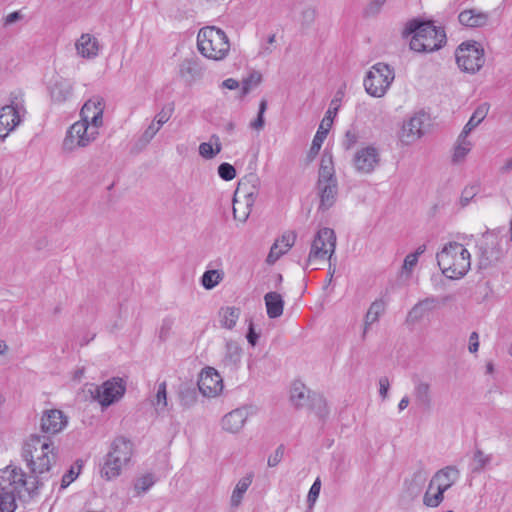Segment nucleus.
<instances>
[{
    "label": "nucleus",
    "mask_w": 512,
    "mask_h": 512,
    "mask_svg": "<svg viewBox=\"0 0 512 512\" xmlns=\"http://www.w3.org/2000/svg\"><path fill=\"white\" fill-rule=\"evenodd\" d=\"M316 17V11L314 8H306L302 11V25L310 26Z\"/></svg>",
    "instance_id": "obj_63"
},
{
    "label": "nucleus",
    "mask_w": 512,
    "mask_h": 512,
    "mask_svg": "<svg viewBox=\"0 0 512 512\" xmlns=\"http://www.w3.org/2000/svg\"><path fill=\"white\" fill-rule=\"evenodd\" d=\"M320 489H321L320 478H316V480L314 481V483L310 487V490H309L308 495H307V502H308L310 507H312L315 504L317 498L319 497Z\"/></svg>",
    "instance_id": "obj_55"
},
{
    "label": "nucleus",
    "mask_w": 512,
    "mask_h": 512,
    "mask_svg": "<svg viewBox=\"0 0 512 512\" xmlns=\"http://www.w3.org/2000/svg\"><path fill=\"white\" fill-rule=\"evenodd\" d=\"M160 128L161 126H159L156 122L153 121L143 132L140 140L143 141L145 144L149 143L160 130Z\"/></svg>",
    "instance_id": "obj_58"
},
{
    "label": "nucleus",
    "mask_w": 512,
    "mask_h": 512,
    "mask_svg": "<svg viewBox=\"0 0 512 512\" xmlns=\"http://www.w3.org/2000/svg\"><path fill=\"white\" fill-rule=\"evenodd\" d=\"M335 247L336 235L334 230L330 228L320 229L313 239L304 269L312 265L315 260L325 259L326 256H328V260L331 261Z\"/></svg>",
    "instance_id": "obj_9"
},
{
    "label": "nucleus",
    "mask_w": 512,
    "mask_h": 512,
    "mask_svg": "<svg viewBox=\"0 0 512 512\" xmlns=\"http://www.w3.org/2000/svg\"><path fill=\"white\" fill-rule=\"evenodd\" d=\"M218 175L225 181H231L236 177V169L233 165L223 162L218 166Z\"/></svg>",
    "instance_id": "obj_49"
},
{
    "label": "nucleus",
    "mask_w": 512,
    "mask_h": 512,
    "mask_svg": "<svg viewBox=\"0 0 512 512\" xmlns=\"http://www.w3.org/2000/svg\"><path fill=\"white\" fill-rule=\"evenodd\" d=\"M109 453L124 463H129L133 455V443L124 436H118L111 443Z\"/></svg>",
    "instance_id": "obj_25"
},
{
    "label": "nucleus",
    "mask_w": 512,
    "mask_h": 512,
    "mask_svg": "<svg viewBox=\"0 0 512 512\" xmlns=\"http://www.w3.org/2000/svg\"><path fill=\"white\" fill-rule=\"evenodd\" d=\"M76 50L84 58H94L99 52V42L96 37L85 33L76 41Z\"/></svg>",
    "instance_id": "obj_26"
},
{
    "label": "nucleus",
    "mask_w": 512,
    "mask_h": 512,
    "mask_svg": "<svg viewBox=\"0 0 512 512\" xmlns=\"http://www.w3.org/2000/svg\"><path fill=\"white\" fill-rule=\"evenodd\" d=\"M179 72L182 77L189 76L191 79H194L199 75L200 71L193 60L186 59L181 63Z\"/></svg>",
    "instance_id": "obj_46"
},
{
    "label": "nucleus",
    "mask_w": 512,
    "mask_h": 512,
    "mask_svg": "<svg viewBox=\"0 0 512 512\" xmlns=\"http://www.w3.org/2000/svg\"><path fill=\"white\" fill-rule=\"evenodd\" d=\"M308 407L315 412V414L322 420H324L328 414L329 409L327 406L326 399L323 395L313 392L310 396Z\"/></svg>",
    "instance_id": "obj_37"
},
{
    "label": "nucleus",
    "mask_w": 512,
    "mask_h": 512,
    "mask_svg": "<svg viewBox=\"0 0 512 512\" xmlns=\"http://www.w3.org/2000/svg\"><path fill=\"white\" fill-rule=\"evenodd\" d=\"M67 425L68 417L59 409H48L42 413L40 428L46 436L60 433Z\"/></svg>",
    "instance_id": "obj_15"
},
{
    "label": "nucleus",
    "mask_w": 512,
    "mask_h": 512,
    "mask_svg": "<svg viewBox=\"0 0 512 512\" xmlns=\"http://www.w3.org/2000/svg\"><path fill=\"white\" fill-rule=\"evenodd\" d=\"M155 482L156 479L153 474H145L136 479L134 483V490L136 491L137 495L146 493L155 484Z\"/></svg>",
    "instance_id": "obj_45"
},
{
    "label": "nucleus",
    "mask_w": 512,
    "mask_h": 512,
    "mask_svg": "<svg viewBox=\"0 0 512 512\" xmlns=\"http://www.w3.org/2000/svg\"><path fill=\"white\" fill-rule=\"evenodd\" d=\"M173 112H174V103H168L155 116L153 121L162 127L171 118Z\"/></svg>",
    "instance_id": "obj_48"
},
{
    "label": "nucleus",
    "mask_w": 512,
    "mask_h": 512,
    "mask_svg": "<svg viewBox=\"0 0 512 512\" xmlns=\"http://www.w3.org/2000/svg\"><path fill=\"white\" fill-rule=\"evenodd\" d=\"M444 490L437 487V492L433 495L430 494L429 489L424 494L423 503L427 507H437L443 501Z\"/></svg>",
    "instance_id": "obj_47"
},
{
    "label": "nucleus",
    "mask_w": 512,
    "mask_h": 512,
    "mask_svg": "<svg viewBox=\"0 0 512 512\" xmlns=\"http://www.w3.org/2000/svg\"><path fill=\"white\" fill-rule=\"evenodd\" d=\"M222 145L217 135L211 136V142H203L199 145V154L205 159H212L220 153Z\"/></svg>",
    "instance_id": "obj_40"
},
{
    "label": "nucleus",
    "mask_w": 512,
    "mask_h": 512,
    "mask_svg": "<svg viewBox=\"0 0 512 512\" xmlns=\"http://www.w3.org/2000/svg\"><path fill=\"white\" fill-rule=\"evenodd\" d=\"M487 113H488L487 104H483V105L479 106L474 111V113L470 117L469 121L465 125L463 131L461 132V134L459 136V140L465 139L467 137V135L485 119Z\"/></svg>",
    "instance_id": "obj_36"
},
{
    "label": "nucleus",
    "mask_w": 512,
    "mask_h": 512,
    "mask_svg": "<svg viewBox=\"0 0 512 512\" xmlns=\"http://www.w3.org/2000/svg\"><path fill=\"white\" fill-rule=\"evenodd\" d=\"M425 114H417L404 123L401 131V141L405 144H411L424 134Z\"/></svg>",
    "instance_id": "obj_19"
},
{
    "label": "nucleus",
    "mask_w": 512,
    "mask_h": 512,
    "mask_svg": "<svg viewBox=\"0 0 512 512\" xmlns=\"http://www.w3.org/2000/svg\"><path fill=\"white\" fill-rule=\"evenodd\" d=\"M474 460L477 462V466L473 469L474 472H479L491 461L490 455H484L483 451L477 449L474 453Z\"/></svg>",
    "instance_id": "obj_54"
},
{
    "label": "nucleus",
    "mask_w": 512,
    "mask_h": 512,
    "mask_svg": "<svg viewBox=\"0 0 512 512\" xmlns=\"http://www.w3.org/2000/svg\"><path fill=\"white\" fill-rule=\"evenodd\" d=\"M262 81V75L258 71H252L242 80L241 97L247 95L254 87H257Z\"/></svg>",
    "instance_id": "obj_43"
},
{
    "label": "nucleus",
    "mask_w": 512,
    "mask_h": 512,
    "mask_svg": "<svg viewBox=\"0 0 512 512\" xmlns=\"http://www.w3.org/2000/svg\"><path fill=\"white\" fill-rule=\"evenodd\" d=\"M196 384L199 391L207 397L216 396L223 389L222 377L212 367H207L201 372Z\"/></svg>",
    "instance_id": "obj_16"
},
{
    "label": "nucleus",
    "mask_w": 512,
    "mask_h": 512,
    "mask_svg": "<svg viewBox=\"0 0 512 512\" xmlns=\"http://www.w3.org/2000/svg\"><path fill=\"white\" fill-rule=\"evenodd\" d=\"M284 452H285V446L283 444L279 445L277 447V449L274 451V453L268 457V461H267L268 466L269 467L277 466L283 459Z\"/></svg>",
    "instance_id": "obj_57"
},
{
    "label": "nucleus",
    "mask_w": 512,
    "mask_h": 512,
    "mask_svg": "<svg viewBox=\"0 0 512 512\" xmlns=\"http://www.w3.org/2000/svg\"><path fill=\"white\" fill-rule=\"evenodd\" d=\"M312 393L313 392L307 390L302 382L296 381L293 383L290 391V400L294 407L299 409L308 406Z\"/></svg>",
    "instance_id": "obj_33"
},
{
    "label": "nucleus",
    "mask_w": 512,
    "mask_h": 512,
    "mask_svg": "<svg viewBox=\"0 0 512 512\" xmlns=\"http://www.w3.org/2000/svg\"><path fill=\"white\" fill-rule=\"evenodd\" d=\"M478 191H479V188L476 185L466 187L462 191V195L460 198L461 206L462 207L467 206L470 203V201L477 195Z\"/></svg>",
    "instance_id": "obj_52"
},
{
    "label": "nucleus",
    "mask_w": 512,
    "mask_h": 512,
    "mask_svg": "<svg viewBox=\"0 0 512 512\" xmlns=\"http://www.w3.org/2000/svg\"><path fill=\"white\" fill-rule=\"evenodd\" d=\"M469 146H470V143L469 142H465L464 140H463V142L459 143L455 147L454 154H453V161L454 162H458V161L464 159L465 156L470 151V147Z\"/></svg>",
    "instance_id": "obj_56"
},
{
    "label": "nucleus",
    "mask_w": 512,
    "mask_h": 512,
    "mask_svg": "<svg viewBox=\"0 0 512 512\" xmlns=\"http://www.w3.org/2000/svg\"><path fill=\"white\" fill-rule=\"evenodd\" d=\"M442 273L449 279H460L470 269V253L458 242H449L436 255Z\"/></svg>",
    "instance_id": "obj_3"
},
{
    "label": "nucleus",
    "mask_w": 512,
    "mask_h": 512,
    "mask_svg": "<svg viewBox=\"0 0 512 512\" xmlns=\"http://www.w3.org/2000/svg\"><path fill=\"white\" fill-rule=\"evenodd\" d=\"M248 418V409L241 407L232 410L222 418V427L230 433H238Z\"/></svg>",
    "instance_id": "obj_22"
},
{
    "label": "nucleus",
    "mask_w": 512,
    "mask_h": 512,
    "mask_svg": "<svg viewBox=\"0 0 512 512\" xmlns=\"http://www.w3.org/2000/svg\"><path fill=\"white\" fill-rule=\"evenodd\" d=\"M252 483L251 477H244L240 479L233 490L232 496H231V505L232 506H238L241 503V500L243 498L244 493L247 491L249 486Z\"/></svg>",
    "instance_id": "obj_42"
},
{
    "label": "nucleus",
    "mask_w": 512,
    "mask_h": 512,
    "mask_svg": "<svg viewBox=\"0 0 512 512\" xmlns=\"http://www.w3.org/2000/svg\"><path fill=\"white\" fill-rule=\"evenodd\" d=\"M358 141V134L354 130H347L342 142L344 149L350 150Z\"/></svg>",
    "instance_id": "obj_62"
},
{
    "label": "nucleus",
    "mask_w": 512,
    "mask_h": 512,
    "mask_svg": "<svg viewBox=\"0 0 512 512\" xmlns=\"http://www.w3.org/2000/svg\"><path fill=\"white\" fill-rule=\"evenodd\" d=\"M455 58L458 67L471 74L479 71L485 63L484 50L476 42L459 45L455 51Z\"/></svg>",
    "instance_id": "obj_8"
},
{
    "label": "nucleus",
    "mask_w": 512,
    "mask_h": 512,
    "mask_svg": "<svg viewBox=\"0 0 512 512\" xmlns=\"http://www.w3.org/2000/svg\"><path fill=\"white\" fill-rule=\"evenodd\" d=\"M436 303L437 299L435 297H427L419 301L409 311L407 321L411 323L419 322L429 311L433 310Z\"/></svg>",
    "instance_id": "obj_29"
},
{
    "label": "nucleus",
    "mask_w": 512,
    "mask_h": 512,
    "mask_svg": "<svg viewBox=\"0 0 512 512\" xmlns=\"http://www.w3.org/2000/svg\"><path fill=\"white\" fill-rule=\"evenodd\" d=\"M394 79V69L386 63L378 62L367 72L363 84L370 96L380 98L386 94Z\"/></svg>",
    "instance_id": "obj_5"
},
{
    "label": "nucleus",
    "mask_w": 512,
    "mask_h": 512,
    "mask_svg": "<svg viewBox=\"0 0 512 512\" xmlns=\"http://www.w3.org/2000/svg\"><path fill=\"white\" fill-rule=\"evenodd\" d=\"M458 20L463 26L478 28L487 25L489 15L478 9H466L459 13Z\"/></svg>",
    "instance_id": "obj_23"
},
{
    "label": "nucleus",
    "mask_w": 512,
    "mask_h": 512,
    "mask_svg": "<svg viewBox=\"0 0 512 512\" xmlns=\"http://www.w3.org/2000/svg\"><path fill=\"white\" fill-rule=\"evenodd\" d=\"M221 324L227 329H233L240 316V309L237 307H224L220 312Z\"/></svg>",
    "instance_id": "obj_41"
},
{
    "label": "nucleus",
    "mask_w": 512,
    "mask_h": 512,
    "mask_svg": "<svg viewBox=\"0 0 512 512\" xmlns=\"http://www.w3.org/2000/svg\"><path fill=\"white\" fill-rule=\"evenodd\" d=\"M197 46L203 56L213 60L224 59L230 50L227 35L215 26H207L199 30Z\"/></svg>",
    "instance_id": "obj_4"
},
{
    "label": "nucleus",
    "mask_w": 512,
    "mask_h": 512,
    "mask_svg": "<svg viewBox=\"0 0 512 512\" xmlns=\"http://www.w3.org/2000/svg\"><path fill=\"white\" fill-rule=\"evenodd\" d=\"M127 464L128 463H124L116 456L114 458V456L108 452L101 469V476L106 478L107 480H111L119 476L122 468L125 467Z\"/></svg>",
    "instance_id": "obj_34"
},
{
    "label": "nucleus",
    "mask_w": 512,
    "mask_h": 512,
    "mask_svg": "<svg viewBox=\"0 0 512 512\" xmlns=\"http://www.w3.org/2000/svg\"><path fill=\"white\" fill-rule=\"evenodd\" d=\"M459 478V470L455 466H446L440 469L433 477L429 484V489L434 482L437 487L447 491Z\"/></svg>",
    "instance_id": "obj_24"
},
{
    "label": "nucleus",
    "mask_w": 512,
    "mask_h": 512,
    "mask_svg": "<svg viewBox=\"0 0 512 512\" xmlns=\"http://www.w3.org/2000/svg\"><path fill=\"white\" fill-rule=\"evenodd\" d=\"M379 162V153L376 148L368 146L355 153L353 163L360 173H371Z\"/></svg>",
    "instance_id": "obj_17"
},
{
    "label": "nucleus",
    "mask_w": 512,
    "mask_h": 512,
    "mask_svg": "<svg viewBox=\"0 0 512 512\" xmlns=\"http://www.w3.org/2000/svg\"><path fill=\"white\" fill-rule=\"evenodd\" d=\"M30 478L33 480L29 481L23 470L18 467H6L5 469L1 470L0 473V483L8 482V485L12 487L10 491H13L14 494L20 493L21 489L25 488L28 494L31 497H34L39 494V491L43 486V478L40 475L35 474H33V476ZM2 486L5 485L2 484Z\"/></svg>",
    "instance_id": "obj_6"
},
{
    "label": "nucleus",
    "mask_w": 512,
    "mask_h": 512,
    "mask_svg": "<svg viewBox=\"0 0 512 512\" xmlns=\"http://www.w3.org/2000/svg\"><path fill=\"white\" fill-rule=\"evenodd\" d=\"M198 386L192 381L182 382L178 388V398L181 406L184 408H190L197 402L198 398Z\"/></svg>",
    "instance_id": "obj_28"
},
{
    "label": "nucleus",
    "mask_w": 512,
    "mask_h": 512,
    "mask_svg": "<svg viewBox=\"0 0 512 512\" xmlns=\"http://www.w3.org/2000/svg\"><path fill=\"white\" fill-rule=\"evenodd\" d=\"M22 457L31 473L41 476L56 462L57 448L49 436L32 434L23 445Z\"/></svg>",
    "instance_id": "obj_2"
},
{
    "label": "nucleus",
    "mask_w": 512,
    "mask_h": 512,
    "mask_svg": "<svg viewBox=\"0 0 512 512\" xmlns=\"http://www.w3.org/2000/svg\"><path fill=\"white\" fill-rule=\"evenodd\" d=\"M384 310L385 302L383 300H376L370 305L365 316V327L362 335L363 338L367 333L368 327L378 321L380 315L384 312Z\"/></svg>",
    "instance_id": "obj_38"
},
{
    "label": "nucleus",
    "mask_w": 512,
    "mask_h": 512,
    "mask_svg": "<svg viewBox=\"0 0 512 512\" xmlns=\"http://www.w3.org/2000/svg\"><path fill=\"white\" fill-rule=\"evenodd\" d=\"M81 465H79L78 470H75L74 466H71L70 469L62 476L61 479V489L67 488L74 480L77 479L80 473Z\"/></svg>",
    "instance_id": "obj_53"
},
{
    "label": "nucleus",
    "mask_w": 512,
    "mask_h": 512,
    "mask_svg": "<svg viewBox=\"0 0 512 512\" xmlns=\"http://www.w3.org/2000/svg\"><path fill=\"white\" fill-rule=\"evenodd\" d=\"M103 110L104 102L102 98L89 99L80 111L81 120H87L89 124L97 129L102 124Z\"/></svg>",
    "instance_id": "obj_20"
},
{
    "label": "nucleus",
    "mask_w": 512,
    "mask_h": 512,
    "mask_svg": "<svg viewBox=\"0 0 512 512\" xmlns=\"http://www.w3.org/2000/svg\"><path fill=\"white\" fill-rule=\"evenodd\" d=\"M242 348L240 345L233 340L226 342V352L223 359V363L226 367L231 370L236 369L241 362Z\"/></svg>",
    "instance_id": "obj_35"
},
{
    "label": "nucleus",
    "mask_w": 512,
    "mask_h": 512,
    "mask_svg": "<svg viewBox=\"0 0 512 512\" xmlns=\"http://www.w3.org/2000/svg\"><path fill=\"white\" fill-rule=\"evenodd\" d=\"M264 301L267 315L270 319H276L283 314L284 300L279 293L275 291L266 293Z\"/></svg>",
    "instance_id": "obj_30"
},
{
    "label": "nucleus",
    "mask_w": 512,
    "mask_h": 512,
    "mask_svg": "<svg viewBox=\"0 0 512 512\" xmlns=\"http://www.w3.org/2000/svg\"><path fill=\"white\" fill-rule=\"evenodd\" d=\"M316 188L320 198L318 209L324 212L336 203L338 195V181L317 183Z\"/></svg>",
    "instance_id": "obj_21"
},
{
    "label": "nucleus",
    "mask_w": 512,
    "mask_h": 512,
    "mask_svg": "<svg viewBox=\"0 0 512 512\" xmlns=\"http://www.w3.org/2000/svg\"><path fill=\"white\" fill-rule=\"evenodd\" d=\"M286 252L279 248V243H274L270 249V252L266 258V262L269 265H273L282 255Z\"/></svg>",
    "instance_id": "obj_59"
},
{
    "label": "nucleus",
    "mask_w": 512,
    "mask_h": 512,
    "mask_svg": "<svg viewBox=\"0 0 512 512\" xmlns=\"http://www.w3.org/2000/svg\"><path fill=\"white\" fill-rule=\"evenodd\" d=\"M126 385L121 378H112L105 381L100 386H95L91 390L92 397L97 400L102 407H108L118 401L124 395Z\"/></svg>",
    "instance_id": "obj_13"
},
{
    "label": "nucleus",
    "mask_w": 512,
    "mask_h": 512,
    "mask_svg": "<svg viewBox=\"0 0 512 512\" xmlns=\"http://www.w3.org/2000/svg\"><path fill=\"white\" fill-rule=\"evenodd\" d=\"M385 2H386V0H372L365 8V15L366 16L377 15L381 11L382 6L385 4Z\"/></svg>",
    "instance_id": "obj_61"
},
{
    "label": "nucleus",
    "mask_w": 512,
    "mask_h": 512,
    "mask_svg": "<svg viewBox=\"0 0 512 512\" xmlns=\"http://www.w3.org/2000/svg\"><path fill=\"white\" fill-rule=\"evenodd\" d=\"M413 395L416 404L425 411L430 410L432 405V398L430 393V385L426 382L417 380L415 382Z\"/></svg>",
    "instance_id": "obj_32"
},
{
    "label": "nucleus",
    "mask_w": 512,
    "mask_h": 512,
    "mask_svg": "<svg viewBox=\"0 0 512 512\" xmlns=\"http://www.w3.org/2000/svg\"><path fill=\"white\" fill-rule=\"evenodd\" d=\"M417 262L418 258H416L415 255L409 253L404 259L402 269L407 272H411L413 268L416 266Z\"/></svg>",
    "instance_id": "obj_64"
},
{
    "label": "nucleus",
    "mask_w": 512,
    "mask_h": 512,
    "mask_svg": "<svg viewBox=\"0 0 512 512\" xmlns=\"http://www.w3.org/2000/svg\"><path fill=\"white\" fill-rule=\"evenodd\" d=\"M337 181L332 153L324 150L318 171L317 183Z\"/></svg>",
    "instance_id": "obj_27"
},
{
    "label": "nucleus",
    "mask_w": 512,
    "mask_h": 512,
    "mask_svg": "<svg viewBox=\"0 0 512 512\" xmlns=\"http://www.w3.org/2000/svg\"><path fill=\"white\" fill-rule=\"evenodd\" d=\"M72 95V84L63 78L57 79L50 87L52 101L63 103Z\"/></svg>",
    "instance_id": "obj_31"
},
{
    "label": "nucleus",
    "mask_w": 512,
    "mask_h": 512,
    "mask_svg": "<svg viewBox=\"0 0 512 512\" xmlns=\"http://www.w3.org/2000/svg\"><path fill=\"white\" fill-rule=\"evenodd\" d=\"M426 479V472L423 469H419L413 473L411 479L405 480L404 489L400 496V504L403 507H409L411 503L420 496Z\"/></svg>",
    "instance_id": "obj_14"
},
{
    "label": "nucleus",
    "mask_w": 512,
    "mask_h": 512,
    "mask_svg": "<svg viewBox=\"0 0 512 512\" xmlns=\"http://www.w3.org/2000/svg\"><path fill=\"white\" fill-rule=\"evenodd\" d=\"M344 96V92L340 89L336 92L335 97L331 101L330 108L326 112L325 117L323 118L320 127L318 128L311 147L309 149L308 157L310 159H313L320 151L321 146L327 137L329 128L331 127L333 123V117L337 114L339 109V102L341 101L342 97Z\"/></svg>",
    "instance_id": "obj_12"
},
{
    "label": "nucleus",
    "mask_w": 512,
    "mask_h": 512,
    "mask_svg": "<svg viewBox=\"0 0 512 512\" xmlns=\"http://www.w3.org/2000/svg\"><path fill=\"white\" fill-rule=\"evenodd\" d=\"M89 122L87 120H80L75 122L67 131L66 137L63 141V149L66 151H73L79 147H86L93 140L96 139L98 134L97 129L89 132Z\"/></svg>",
    "instance_id": "obj_10"
},
{
    "label": "nucleus",
    "mask_w": 512,
    "mask_h": 512,
    "mask_svg": "<svg viewBox=\"0 0 512 512\" xmlns=\"http://www.w3.org/2000/svg\"><path fill=\"white\" fill-rule=\"evenodd\" d=\"M18 105L14 103L5 105L0 109V139L5 137L20 123Z\"/></svg>",
    "instance_id": "obj_18"
},
{
    "label": "nucleus",
    "mask_w": 512,
    "mask_h": 512,
    "mask_svg": "<svg viewBox=\"0 0 512 512\" xmlns=\"http://www.w3.org/2000/svg\"><path fill=\"white\" fill-rule=\"evenodd\" d=\"M167 384L165 381L159 383L157 393L155 396V401L153 405L156 407L162 406V408L167 406Z\"/></svg>",
    "instance_id": "obj_50"
},
{
    "label": "nucleus",
    "mask_w": 512,
    "mask_h": 512,
    "mask_svg": "<svg viewBox=\"0 0 512 512\" xmlns=\"http://www.w3.org/2000/svg\"><path fill=\"white\" fill-rule=\"evenodd\" d=\"M221 280L222 275L218 270H207L201 277V284L205 289L211 290L216 287Z\"/></svg>",
    "instance_id": "obj_44"
},
{
    "label": "nucleus",
    "mask_w": 512,
    "mask_h": 512,
    "mask_svg": "<svg viewBox=\"0 0 512 512\" xmlns=\"http://www.w3.org/2000/svg\"><path fill=\"white\" fill-rule=\"evenodd\" d=\"M17 508L16 497L13 491L0 483V512H15Z\"/></svg>",
    "instance_id": "obj_39"
},
{
    "label": "nucleus",
    "mask_w": 512,
    "mask_h": 512,
    "mask_svg": "<svg viewBox=\"0 0 512 512\" xmlns=\"http://www.w3.org/2000/svg\"><path fill=\"white\" fill-rule=\"evenodd\" d=\"M478 266L487 269L496 265L505 255L498 234L487 230L477 244Z\"/></svg>",
    "instance_id": "obj_7"
},
{
    "label": "nucleus",
    "mask_w": 512,
    "mask_h": 512,
    "mask_svg": "<svg viewBox=\"0 0 512 512\" xmlns=\"http://www.w3.org/2000/svg\"><path fill=\"white\" fill-rule=\"evenodd\" d=\"M410 38L409 48L418 53H431L440 50L447 42L443 27H437L431 20L413 18L406 22L402 38Z\"/></svg>",
    "instance_id": "obj_1"
},
{
    "label": "nucleus",
    "mask_w": 512,
    "mask_h": 512,
    "mask_svg": "<svg viewBox=\"0 0 512 512\" xmlns=\"http://www.w3.org/2000/svg\"><path fill=\"white\" fill-rule=\"evenodd\" d=\"M296 240V234L294 232H287L281 236L280 239H277L275 243H279V248L283 249L285 252H288L289 249L294 245Z\"/></svg>",
    "instance_id": "obj_51"
},
{
    "label": "nucleus",
    "mask_w": 512,
    "mask_h": 512,
    "mask_svg": "<svg viewBox=\"0 0 512 512\" xmlns=\"http://www.w3.org/2000/svg\"><path fill=\"white\" fill-rule=\"evenodd\" d=\"M173 320L171 318H165L162 321V324L159 329V338L161 341L167 340L169 337L172 327H173Z\"/></svg>",
    "instance_id": "obj_60"
},
{
    "label": "nucleus",
    "mask_w": 512,
    "mask_h": 512,
    "mask_svg": "<svg viewBox=\"0 0 512 512\" xmlns=\"http://www.w3.org/2000/svg\"><path fill=\"white\" fill-rule=\"evenodd\" d=\"M247 185L240 182L233 199V217L235 220L245 222L251 212L258 191L255 185H252L251 190H247Z\"/></svg>",
    "instance_id": "obj_11"
}]
</instances>
